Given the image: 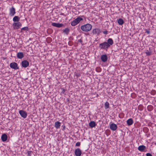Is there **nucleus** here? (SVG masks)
I'll list each match as a JSON object with an SVG mask.
<instances>
[{
	"label": "nucleus",
	"mask_w": 156,
	"mask_h": 156,
	"mask_svg": "<svg viewBox=\"0 0 156 156\" xmlns=\"http://www.w3.org/2000/svg\"><path fill=\"white\" fill-rule=\"evenodd\" d=\"M61 123L58 121H56L55 123V128L58 129L60 127Z\"/></svg>",
	"instance_id": "obj_19"
},
{
	"label": "nucleus",
	"mask_w": 156,
	"mask_h": 156,
	"mask_svg": "<svg viewBox=\"0 0 156 156\" xmlns=\"http://www.w3.org/2000/svg\"><path fill=\"white\" fill-rule=\"evenodd\" d=\"M103 33L104 34H108V31L106 30L104 31H103Z\"/></svg>",
	"instance_id": "obj_34"
},
{
	"label": "nucleus",
	"mask_w": 156,
	"mask_h": 156,
	"mask_svg": "<svg viewBox=\"0 0 156 156\" xmlns=\"http://www.w3.org/2000/svg\"><path fill=\"white\" fill-rule=\"evenodd\" d=\"M74 154L76 156H80L82 154V151L80 148H77L75 149Z\"/></svg>",
	"instance_id": "obj_7"
},
{
	"label": "nucleus",
	"mask_w": 156,
	"mask_h": 156,
	"mask_svg": "<svg viewBox=\"0 0 156 156\" xmlns=\"http://www.w3.org/2000/svg\"><path fill=\"white\" fill-rule=\"evenodd\" d=\"M110 127L111 130L115 131L117 129V126L116 124L114 123H112L110 124Z\"/></svg>",
	"instance_id": "obj_12"
},
{
	"label": "nucleus",
	"mask_w": 156,
	"mask_h": 156,
	"mask_svg": "<svg viewBox=\"0 0 156 156\" xmlns=\"http://www.w3.org/2000/svg\"><path fill=\"white\" fill-rule=\"evenodd\" d=\"M146 156H152V154L150 153H147L146 154Z\"/></svg>",
	"instance_id": "obj_33"
},
{
	"label": "nucleus",
	"mask_w": 156,
	"mask_h": 156,
	"mask_svg": "<svg viewBox=\"0 0 156 156\" xmlns=\"http://www.w3.org/2000/svg\"><path fill=\"white\" fill-rule=\"evenodd\" d=\"M151 52L150 51H147L146 52V54L147 55H150L151 54Z\"/></svg>",
	"instance_id": "obj_28"
},
{
	"label": "nucleus",
	"mask_w": 156,
	"mask_h": 156,
	"mask_svg": "<svg viewBox=\"0 0 156 156\" xmlns=\"http://www.w3.org/2000/svg\"><path fill=\"white\" fill-rule=\"evenodd\" d=\"M52 25L55 27L58 28L64 26L63 24L62 23H51Z\"/></svg>",
	"instance_id": "obj_11"
},
{
	"label": "nucleus",
	"mask_w": 156,
	"mask_h": 156,
	"mask_svg": "<svg viewBox=\"0 0 156 156\" xmlns=\"http://www.w3.org/2000/svg\"><path fill=\"white\" fill-rule=\"evenodd\" d=\"M99 47L101 49L106 50L109 47L108 43H107V42H104L100 44Z\"/></svg>",
	"instance_id": "obj_3"
},
{
	"label": "nucleus",
	"mask_w": 156,
	"mask_h": 156,
	"mask_svg": "<svg viewBox=\"0 0 156 156\" xmlns=\"http://www.w3.org/2000/svg\"><path fill=\"white\" fill-rule=\"evenodd\" d=\"M69 31V28H66L63 30V32L65 34H67Z\"/></svg>",
	"instance_id": "obj_23"
},
{
	"label": "nucleus",
	"mask_w": 156,
	"mask_h": 156,
	"mask_svg": "<svg viewBox=\"0 0 156 156\" xmlns=\"http://www.w3.org/2000/svg\"><path fill=\"white\" fill-rule=\"evenodd\" d=\"M146 32L148 34H149L150 33V31L147 30L146 31Z\"/></svg>",
	"instance_id": "obj_36"
},
{
	"label": "nucleus",
	"mask_w": 156,
	"mask_h": 156,
	"mask_svg": "<svg viewBox=\"0 0 156 156\" xmlns=\"http://www.w3.org/2000/svg\"><path fill=\"white\" fill-rule=\"evenodd\" d=\"M109 103L108 102H106L105 104V109H107L109 107Z\"/></svg>",
	"instance_id": "obj_25"
},
{
	"label": "nucleus",
	"mask_w": 156,
	"mask_h": 156,
	"mask_svg": "<svg viewBox=\"0 0 156 156\" xmlns=\"http://www.w3.org/2000/svg\"><path fill=\"white\" fill-rule=\"evenodd\" d=\"M96 70L98 72H100L101 71V69L99 67H97L96 68Z\"/></svg>",
	"instance_id": "obj_30"
},
{
	"label": "nucleus",
	"mask_w": 156,
	"mask_h": 156,
	"mask_svg": "<svg viewBox=\"0 0 156 156\" xmlns=\"http://www.w3.org/2000/svg\"><path fill=\"white\" fill-rule=\"evenodd\" d=\"M27 154H28V155H29V156H30L31 155V151H28L27 152Z\"/></svg>",
	"instance_id": "obj_32"
},
{
	"label": "nucleus",
	"mask_w": 156,
	"mask_h": 156,
	"mask_svg": "<svg viewBox=\"0 0 156 156\" xmlns=\"http://www.w3.org/2000/svg\"><path fill=\"white\" fill-rule=\"evenodd\" d=\"M7 136L6 134H4L2 135L1 136V139L3 141H5L7 140Z\"/></svg>",
	"instance_id": "obj_20"
},
{
	"label": "nucleus",
	"mask_w": 156,
	"mask_h": 156,
	"mask_svg": "<svg viewBox=\"0 0 156 156\" xmlns=\"http://www.w3.org/2000/svg\"><path fill=\"white\" fill-rule=\"evenodd\" d=\"M101 59L103 62H106L108 60V57L106 54L102 55H101Z\"/></svg>",
	"instance_id": "obj_13"
},
{
	"label": "nucleus",
	"mask_w": 156,
	"mask_h": 156,
	"mask_svg": "<svg viewBox=\"0 0 156 156\" xmlns=\"http://www.w3.org/2000/svg\"><path fill=\"white\" fill-rule=\"evenodd\" d=\"M20 18L17 16H15L13 18V21L14 22H19L20 21Z\"/></svg>",
	"instance_id": "obj_21"
},
{
	"label": "nucleus",
	"mask_w": 156,
	"mask_h": 156,
	"mask_svg": "<svg viewBox=\"0 0 156 156\" xmlns=\"http://www.w3.org/2000/svg\"><path fill=\"white\" fill-rule=\"evenodd\" d=\"M29 62L26 60H23L21 62L22 66L24 68H27L29 66Z\"/></svg>",
	"instance_id": "obj_10"
},
{
	"label": "nucleus",
	"mask_w": 156,
	"mask_h": 156,
	"mask_svg": "<svg viewBox=\"0 0 156 156\" xmlns=\"http://www.w3.org/2000/svg\"><path fill=\"white\" fill-rule=\"evenodd\" d=\"M92 27V26L91 24L87 23L81 26V29L83 31L88 32L91 30Z\"/></svg>",
	"instance_id": "obj_1"
},
{
	"label": "nucleus",
	"mask_w": 156,
	"mask_h": 156,
	"mask_svg": "<svg viewBox=\"0 0 156 156\" xmlns=\"http://www.w3.org/2000/svg\"><path fill=\"white\" fill-rule=\"evenodd\" d=\"M139 109V110H142V109Z\"/></svg>",
	"instance_id": "obj_37"
},
{
	"label": "nucleus",
	"mask_w": 156,
	"mask_h": 156,
	"mask_svg": "<svg viewBox=\"0 0 156 156\" xmlns=\"http://www.w3.org/2000/svg\"><path fill=\"white\" fill-rule=\"evenodd\" d=\"M147 110L149 111H151L153 109V106L151 105H149L147 107Z\"/></svg>",
	"instance_id": "obj_24"
},
{
	"label": "nucleus",
	"mask_w": 156,
	"mask_h": 156,
	"mask_svg": "<svg viewBox=\"0 0 156 156\" xmlns=\"http://www.w3.org/2000/svg\"><path fill=\"white\" fill-rule=\"evenodd\" d=\"M126 123L129 126L131 125L133 123V120L132 118H130L126 121Z\"/></svg>",
	"instance_id": "obj_16"
},
{
	"label": "nucleus",
	"mask_w": 156,
	"mask_h": 156,
	"mask_svg": "<svg viewBox=\"0 0 156 156\" xmlns=\"http://www.w3.org/2000/svg\"><path fill=\"white\" fill-rule=\"evenodd\" d=\"M78 42L82 43V41L81 39L78 40Z\"/></svg>",
	"instance_id": "obj_35"
},
{
	"label": "nucleus",
	"mask_w": 156,
	"mask_h": 156,
	"mask_svg": "<svg viewBox=\"0 0 156 156\" xmlns=\"http://www.w3.org/2000/svg\"><path fill=\"white\" fill-rule=\"evenodd\" d=\"M27 29H28V27H23L21 29L23 30H27Z\"/></svg>",
	"instance_id": "obj_31"
},
{
	"label": "nucleus",
	"mask_w": 156,
	"mask_h": 156,
	"mask_svg": "<svg viewBox=\"0 0 156 156\" xmlns=\"http://www.w3.org/2000/svg\"><path fill=\"white\" fill-rule=\"evenodd\" d=\"M107 43H108V46L110 47L111 45H112L113 44L114 42L112 38H110L108 39Z\"/></svg>",
	"instance_id": "obj_17"
},
{
	"label": "nucleus",
	"mask_w": 156,
	"mask_h": 156,
	"mask_svg": "<svg viewBox=\"0 0 156 156\" xmlns=\"http://www.w3.org/2000/svg\"><path fill=\"white\" fill-rule=\"evenodd\" d=\"M9 66L11 68L14 69L15 70L19 69L18 64L15 62H12L10 63L9 65Z\"/></svg>",
	"instance_id": "obj_6"
},
{
	"label": "nucleus",
	"mask_w": 156,
	"mask_h": 156,
	"mask_svg": "<svg viewBox=\"0 0 156 156\" xmlns=\"http://www.w3.org/2000/svg\"><path fill=\"white\" fill-rule=\"evenodd\" d=\"M117 22L118 24L119 25H122L124 23V21L121 18L117 20Z\"/></svg>",
	"instance_id": "obj_22"
},
{
	"label": "nucleus",
	"mask_w": 156,
	"mask_h": 156,
	"mask_svg": "<svg viewBox=\"0 0 156 156\" xmlns=\"http://www.w3.org/2000/svg\"><path fill=\"white\" fill-rule=\"evenodd\" d=\"M16 13V9L15 8L12 6L9 9V15L11 16H13Z\"/></svg>",
	"instance_id": "obj_8"
},
{
	"label": "nucleus",
	"mask_w": 156,
	"mask_h": 156,
	"mask_svg": "<svg viewBox=\"0 0 156 156\" xmlns=\"http://www.w3.org/2000/svg\"><path fill=\"white\" fill-rule=\"evenodd\" d=\"M89 126L91 128L95 127L96 126V124L94 121H91L89 123Z\"/></svg>",
	"instance_id": "obj_18"
},
{
	"label": "nucleus",
	"mask_w": 156,
	"mask_h": 156,
	"mask_svg": "<svg viewBox=\"0 0 156 156\" xmlns=\"http://www.w3.org/2000/svg\"><path fill=\"white\" fill-rule=\"evenodd\" d=\"M19 114L22 117L24 118H26L27 116V112L24 110H20L19 112Z\"/></svg>",
	"instance_id": "obj_9"
},
{
	"label": "nucleus",
	"mask_w": 156,
	"mask_h": 156,
	"mask_svg": "<svg viewBox=\"0 0 156 156\" xmlns=\"http://www.w3.org/2000/svg\"><path fill=\"white\" fill-rule=\"evenodd\" d=\"M146 148V146L144 145H140L138 148V150L141 152L144 151Z\"/></svg>",
	"instance_id": "obj_14"
},
{
	"label": "nucleus",
	"mask_w": 156,
	"mask_h": 156,
	"mask_svg": "<svg viewBox=\"0 0 156 156\" xmlns=\"http://www.w3.org/2000/svg\"><path fill=\"white\" fill-rule=\"evenodd\" d=\"M83 20V19L82 17L79 16L76 18L75 20H73L71 22V25L72 26H75Z\"/></svg>",
	"instance_id": "obj_2"
},
{
	"label": "nucleus",
	"mask_w": 156,
	"mask_h": 156,
	"mask_svg": "<svg viewBox=\"0 0 156 156\" xmlns=\"http://www.w3.org/2000/svg\"><path fill=\"white\" fill-rule=\"evenodd\" d=\"M22 24L20 22H14L13 23V26L14 29H18L20 28L22 26Z\"/></svg>",
	"instance_id": "obj_5"
},
{
	"label": "nucleus",
	"mask_w": 156,
	"mask_h": 156,
	"mask_svg": "<svg viewBox=\"0 0 156 156\" xmlns=\"http://www.w3.org/2000/svg\"><path fill=\"white\" fill-rule=\"evenodd\" d=\"M80 145V143L79 142H77L75 144V146L76 147H79Z\"/></svg>",
	"instance_id": "obj_27"
},
{
	"label": "nucleus",
	"mask_w": 156,
	"mask_h": 156,
	"mask_svg": "<svg viewBox=\"0 0 156 156\" xmlns=\"http://www.w3.org/2000/svg\"><path fill=\"white\" fill-rule=\"evenodd\" d=\"M23 56L24 55L22 52H18L17 54V57L19 59H22Z\"/></svg>",
	"instance_id": "obj_15"
},
{
	"label": "nucleus",
	"mask_w": 156,
	"mask_h": 156,
	"mask_svg": "<svg viewBox=\"0 0 156 156\" xmlns=\"http://www.w3.org/2000/svg\"><path fill=\"white\" fill-rule=\"evenodd\" d=\"M61 90H62L61 93L64 94L66 91V90L63 88H62Z\"/></svg>",
	"instance_id": "obj_29"
},
{
	"label": "nucleus",
	"mask_w": 156,
	"mask_h": 156,
	"mask_svg": "<svg viewBox=\"0 0 156 156\" xmlns=\"http://www.w3.org/2000/svg\"><path fill=\"white\" fill-rule=\"evenodd\" d=\"M101 32V30L99 28H96L92 30V33L93 35L98 36Z\"/></svg>",
	"instance_id": "obj_4"
},
{
	"label": "nucleus",
	"mask_w": 156,
	"mask_h": 156,
	"mask_svg": "<svg viewBox=\"0 0 156 156\" xmlns=\"http://www.w3.org/2000/svg\"><path fill=\"white\" fill-rule=\"evenodd\" d=\"M74 74H75V75L77 77H80L81 75L80 73L79 72H75L74 73Z\"/></svg>",
	"instance_id": "obj_26"
}]
</instances>
